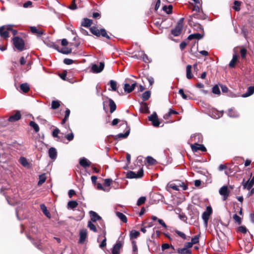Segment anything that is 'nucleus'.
Instances as JSON below:
<instances>
[{
    "label": "nucleus",
    "instance_id": "1",
    "mask_svg": "<svg viewBox=\"0 0 254 254\" xmlns=\"http://www.w3.org/2000/svg\"><path fill=\"white\" fill-rule=\"evenodd\" d=\"M91 32L94 35L99 37L102 36L104 37L109 39L110 37L107 34L106 31L104 29H101L100 30L97 29L95 27H92L90 29Z\"/></svg>",
    "mask_w": 254,
    "mask_h": 254
},
{
    "label": "nucleus",
    "instance_id": "2",
    "mask_svg": "<svg viewBox=\"0 0 254 254\" xmlns=\"http://www.w3.org/2000/svg\"><path fill=\"white\" fill-rule=\"evenodd\" d=\"M184 18H181L177 23V24L175 28L174 29L172 30L171 33L174 36H178L179 35H180L184 26Z\"/></svg>",
    "mask_w": 254,
    "mask_h": 254
},
{
    "label": "nucleus",
    "instance_id": "3",
    "mask_svg": "<svg viewBox=\"0 0 254 254\" xmlns=\"http://www.w3.org/2000/svg\"><path fill=\"white\" fill-rule=\"evenodd\" d=\"M89 214L91 217V221L96 222V221H98L100 224L102 226L103 229H105V225L104 223L103 220L96 212L93 211H90L89 212Z\"/></svg>",
    "mask_w": 254,
    "mask_h": 254
},
{
    "label": "nucleus",
    "instance_id": "4",
    "mask_svg": "<svg viewBox=\"0 0 254 254\" xmlns=\"http://www.w3.org/2000/svg\"><path fill=\"white\" fill-rule=\"evenodd\" d=\"M143 175V170L141 168L139 169L137 172L133 171H129L127 174V177L129 179H138L141 178Z\"/></svg>",
    "mask_w": 254,
    "mask_h": 254
},
{
    "label": "nucleus",
    "instance_id": "5",
    "mask_svg": "<svg viewBox=\"0 0 254 254\" xmlns=\"http://www.w3.org/2000/svg\"><path fill=\"white\" fill-rule=\"evenodd\" d=\"M13 44L15 48L19 51L23 50L24 47V43L22 39L15 37L13 39Z\"/></svg>",
    "mask_w": 254,
    "mask_h": 254
},
{
    "label": "nucleus",
    "instance_id": "6",
    "mask_svg": "<svg viewBox=\"0 0 254 254\" xmlns=\"http://www.w3.org/2000/svg\"><path fill=\"white\" fill-rule=\"evenodd\" d=\"M212 212V208L210 206H207L206 210L202 214V218L205 226H207L208 221Z\"/></svg>",
    "mask_w": 254,
    "mask_h": 254
},
{
    "label": "nucleus",
    "instance_id": "7",
    "mask_svg": "<svg viewBox=\"0 0 254 254\" xmlns=\"http://www.w3.org/2000/svg\"><path fill=\"white\" fill-rule=\"evenodd\" d=\"M148 119L152 122L154 127H157L159 126L160 122L158 120L157 114L154 112L150 116L148 117Z\"/></svg>",
    "mask_w": 254,
    "mask_h": 254
},
{
    "label": "nucleus",
    "instance_id": "8",
    "mask_svg": "<svg viewBox=\"0 0 254 254\" xmlns=\"http://www.w3.org/2000/svg\"><path fill=\"white\" fill-rule=\"evenodd\" d=\"M219 192L220 195L223 196V200H225L229 196L230 191L228 190V187L224 186L220 189Z\"/></svg>",
    "mask_w": 254,
    "mask_h": 254
},
{
    "label": "nucleus",
    "instance_id": "9",
    "mask_svg": "<svg viewBox=\"0 0 254 254\" xmlns=\"http://www.w3.org/2000/svg\"><path fill=\"white\" fill-rule=\"evenodd\" d=\"M105 64H92L91 71L95 73L101 72L104 68Z\"/></svg>",
    "mask_w": 254,
    "mask_h": 254
},
{
    "label": "nucleus",
    "instance_id": "10",
    "mask_svg": "<svg viewBox=\"0 0 254 254\" xmlns=\"http://www.w3.org/2000/svg\"><path fill=\"white\" fill-rule=\"evenodd\" d=\"M87 235V231L86 229H83L80 231L79 243L83 244L86 240Z\"/></svg>",
    "mask_w": 254,
    "mask_h": 254
},
{
    "label": "nucleus",
    "instance_id": "11",
    "mask_svg": "<svg viewBox=\"0 0 254 254\" xmlns=\"http://www.w3.org/2000/svg\"><path fill=\"white\" fill-rule=\"evenodd\" d=\"M191 148L193 152H197L198 150H201L203 152L206 151V149L204 145L197 143L191 144Z\"/></svg>",
    "mask_w": 254,
    "mask_h": 254
},
{
    "label": "nucleus",
    "instance_id": "12",
    "mask_svg": "<svg viewBox=\"0 0 254 254\" xmlns=\"http://www.w3.org/2000/svg\"><path fill=\"white\" fill-rule=\"evenodd\" d=\"M223 111L219 112L215 109H212L209 112L210 116L214 119H218L222 116Z\"/></svg>",
    "mask_w": 254,
    "mask_h": 254
},
{
    "label": "nucleus",
    "instance_id": "13",
    "mask_svg": "<svg viewBox=\"0 0 254 254\" xmlns=\"http://www.w3.org/2000/svg\"><path fill=\"white\" fill-rule=\"evenodd\" d=\"M121 126H125L127 128V130L126 131V132L125 133H119V134H118V136L119 138H126L128 136V135L129 134L130 128L129 127L127 126V122L126 121H125L122 125H121Z\"/></svg>",
    "mask_w": 254,
    "mask_h": 254
},
{
    "label": "nucleus",
    "instance_id": "14",
    "mask_svg": "<svg viewBox=\"0 0 254 254\" xmlns=\"http://www.w3.org/2000/svg\"><path fill=\"white\" fill-rule=\"evenodd\" d=\"M136 85V82L133 83L131 85L128 83H125L124 87V90L127 93H130L134 89Z\"/></svg>",
    "mask_w": 254,
    "mask_h": 254
},
{
    "label": "nucleus",
    "instance_id": "15",
    "mask_svg": "<svg viewBox=\"0 0 254 254\" xmlns=\"http://www.w3.org/2000/svg\"><path fill=\"white\" fill-rule=\"evenodd\" d=\"M122 247V244L121 242L118 241L114 245L112 249V254H119L120 250Z\"/></svg>",
    "mask_w": 254,
    "mask_h": 254
},
{
    "label": "nucleus",
    "instance_id": "16",
    "mask_svg": "<svg viewBox=\"0 0 254 254\" xmlns=\"http://www.w3.org/2000/svg\"><path fill=\"white\" fill-rule=\"evenodd\" d=\"M51 46L53 47L54 48L58 50V51H59L60 52L63 53V54H67L70 53L71 52V50L70 49H68V48H65V47L62 48H61L60 50H59L58 49V47L54 43H52Z\"/></svg>",
    "mask_w": 254,
    "mask_h": 254
},
{
    "label": "nucleus",
    "instance_id": "17",
    "mask_svg": "<svg viewBox=\"0 0 254 254\" xmlns=\"http://www.w3.org/2000/svg\"><path fill=\"white\" fill-rule=\"evenodd\" d=\"M254 185V176L253 178L250 180H248L246 183H245L243 185V187L244 189H246L247 190H250L253 186Z\"/></svg>",
    "mask_w": 254,
    "mask_h": 254
},
{
    "label": "nucleus",
    "instance_id": "18",
    "mask_svg": "<svg viewBox=\"0 0 254 254\" xmlns=\"http://www.w3.org/2000/svg\"><path fill=\"white\" fill-rule=\"evenodd\" d=\"M49 156L52 160H55L57 156V152L55 148L51 147L49 149Z\"/></svg>",
    "mask_w": 254,
    "mask_h": 254
},
{
    "label": "nucleus",
    "instance_id": "19",
    "mask_svg": "<svg viewBox=\"0 0 254 254\" xmlns=\"http://www.w3.org/2000/svg\"><path fill=\"white\" fill-rule=\"evenodd\" d=\"M191 140L192 141L196 142H201L202 141V136L199 133L193 134L191 136Z\"/></svg>",
    "mask_w": 254,
    "mask_h": 254
},
{
    "label": "nucleus",
    "instance_id": "20",
    "mask_svg": "<svg viewBox=\"0 0 254 254\" xmlns=\"http://www.w3.org/2000/svg\"><path fill=\"white\" fill-rule=\"evenodd\" d=\"M80 165L83 167H89L91 164V162L87 159L83 157L80 159Z\"/></svg>",
    "mask_w": 254,
    "mask_h": 254
},
{
    "label": "nucleus",
    "instance_id": "21",
    "mask_svg": "<svg viewBox=\"0 0 254 254\" xmlns=\"http://www.w3.org/2000/svg\"><path fill=\"white\" fill-rule=\"evenodd\" d=\"M21 118V115L19 112H16L14 115L9 117L8 120L10 122H14L19 120Z\"/></svg>",
    "mask_w": 254,
    "mask_h": 254
},
{
    "label": "nucleus",
    "instance_id": "22",
    "mask_svg": "<svg viewBox=\"0 0 254 254\" xmlns=\"http://www.w3.org/2000/svg\"><path fill=\"white\" fill-rule=\"evenodd\" d=\"M30 30L32 33L36 34L38 37L41 36L44 33V32L42 30L38 29L35 26L31 27Z\"/></svg>",
    "mask_w": 254,
    "mask_h": 254
},
{
    "label": "nucleus",
    "instance_id": "23",
    "mask_svg": "<svg viewBox=\"0 0 254 254\" xmlns=\"http://www.w3.org/2000/svg\"><path fill=\"white\" fill-rule=\"evenodd\" d=\"M192 66L191 64H188L186 68V77L190 79L193 77V74L191 72Z\"/></svg>",
    "mask_w": 254,
    "mask_h": 254
},
{
    "label": "nucleus",
    "instance_id": "24",
    "mask_svg": "<svg viewBox=\"0 0 254 254\" xmlns=\"http://www.w3.org/2000/svg\"><path fill=\"white\" fill-rule=\"evenodd\" d=\"M254 93V86H250L248 89H247V92L243 94L242 95V97H244V98H245V97H249L251 95H252V94H253V93Z\"/></svg>",
    "mask_w": 254,
    "mask_h": 254
},
{
    "label": "nucleus",
    "instance_id": "25",
    "mask_svg": "<svg viewBox=\"0 0 254 254\" xmlns=\"http://www.w3.org/2000/svg\"><path fill=\"white\" fill-rule=\"evenodd\" d=\"M138 55L141 57L142 61L146 63H150L152 62V60L148 58V57L145 55L143 52L139 53Z\"/></svg>",
    "mask_w": 254,
    "mask_h": 254
},
{
    "label": "nucleus",
    "instance_id": "26",
    "mask_svg": "<svg viewBox=\"0 0 254 254\" xmlns=\"http://www.w3.org/2000/svg\"><path fill=\"white\" fill-rule=\"evenodd\" d=\"M202 37H203V36L202 35H201L199 33H194V34L190 35L188 37V39L189 40H191L192 39L199 40V39H201V38H202Z\"/></svg>",
    "mask_w": 254,
    "mask_h": 254
},
{
    "label": "nucleus",
    "instance_id": "27",
    "mask_svg": "<svg viewBox=\"0 0 254 254\" xmlns=\"http://www.w3.org/2000/svg\"><path fill=\"white\" fill-rule=\"evenodd\" d=\"M178 254H192L191 251L186 248H179L177 250Z\"/></svg>",
    "mask_w": 254,
    "mask_h": 254
},
{
    "label": "nucleus",
    "instance_id": "28",
    "mask_svg": "<svg viewBox=\"0 0 254 254\" xmlns=\"http://www.w3.org/2000/svg\"><path fill=\"white\" fill-rule=\"evenodd\" d=\"M40 208L42 210L43 213L48 218H50L51 217V215L50 212L47 210V207L45 206L44 204H40Z\"/></svg>",
    "mask_w": 254,
    "mask_h": 254
},
{
    "label": "nucleus",
    "instance_id": "29",
    "mask_svg": "<svg viewBox=\"0 0 254 254\" xmlns=\"http://www.w3.org/2000/svg\"><path fill=\"white\" fill-rule=\"evenodd\" d=\"M5 28L4 26L0 27V35L3 38L8 37V32L7 30L4 31Z\"/></svg>",
    "mask_w": 254,
    "mask_h": 254
},
{
    "label": "nucleus",
    "instance_id": "30",
    "mask_svg": "<svg viewBox=\"0 0 254 254\" xmlns=\"http://www.w3.org/2000/svg\"><path fill=\"white\" fill-rule=\"evenodd\" d=\"M193 22L190 19L189 21V24L191 26H193V28L197 31H201L203 30V28L201 25L198 23H192Z\"/></svg>",
    "mask_w": 254,
    "mask_h": 254
},
{
    "label": "nucleus",
    "instance_id": "31",
    "mask_svg": "<svg viewBox=\"0 0 254 254\" xmlns=\"http://www.w3.org/2000/svg\"><path fill=\"white\" fill-rule=\"evenodd\" d=\"M92 24V20L87 18L83 19V21L81 23V25L85 27H90Z\"/></svg>",
    "mask_w": 254,
    "mask_h": 254
},
{
    "label": "nucleus",
    "instance_id": "32",
    "mask_svg": "<svg viewBox=\"0 0 254 254\" xmlns=\"http://www.w3.org/2000/svg\"><path fill=\"white\" fill-rule=\"evenodd\" d=\"M108 100H109V107H110V112L111 113H112L116 110L117 106H116L115 103L112 99H109Z\"/></svg>",
    "mask_w": 254,
    "mask_h": 254
},
{
    "label": "nucleus",
    "instance_id": "33",
    "mask_svg": "<svg viewBox=\"0 0 254 254\" xmlns=\"http://www.w3.org/2000/svg\"><path fill=\"white\" fill-rule=\"evenodd\" d=\"M228 115L231 118H237L239 117L238 112L232 109H230L228 111Z\"/></svg>",
    "mask_w": 254,
    "mask_h": 254
},
{
    "label": "nucleus",
    "instance_id": "34",
    "mask_svg": "<svg viewBox=\"0 0 254 254\" xmlns=\"http://www.w3.org/2000/svg\"><path fill=\"white\" fill-rule=\"evenodd\" d=\"M78 205V203L75 200L69 201L67 203V208L73 209L76 207Z\"/></svg>",
    "mask_w": 254,
    "mask_h": 254
},
{
    "label": "nucleus",
    "instance_id": "35",
    "mask_svg": "<svg viewBox=\"0 0 254 254\" xmlns=\"http://www.w3.org/2000/svg\"><path fill=\"white\" fill-rule=\"evenodd\" d=\"M116 215L118 216V217L123 222L126 223L127 222V218L126 216V215H124L123 213L120 212H117L116 213Z\"/></svg>",
    "mask_w": 254,
    "mask_h": 254
},
{
    "label": "nucleus",
    "instance_id": "36",
    "mask_svg": "<svg viewBox=\"0 0 254 254\" xmlns=\"http://www.w3.org/2000/svg\"><path fill=\"white\" fill-rule=\"evenodd\" d=\"M20 88L24 93H26L29 90V86L27 83L21 84L20 86Z\"/></svg>",
    "mask_w": 254,
    "mask_h": 254
},
{
    "label": "nucleus",
    "instance_id": "37",
    "mask_svg": "<svg viewBox=\"0 0 254 254\" xmlns=\"http://www.w3.org/2000/svg\"><path fill=\"white\" fill-rule=\"evenodd\" d=\"M162 9L167 14H170L172 12L173 6L172 5H165L162 7Z\"/></svg>",
    "mask_w": 254,
    "mask_h": 254
},
{
    "label": "nucleus",
    "instance_id": "38",
    "mask_svg": "<svg viewBox=\"0 0 254 254\" xmlns=\"http://www.w3.org/2000/svg\"><path fill=\"white\" fill-rule=\"evenodd\" d=\"M30 59L31 57L29 55L26 56V58L22 57L20 59V64H25L27 62L28 64H30Z\"/></svg>",
    "mask_w": 254,
    "mask_h": 254
},
{
    "label": "nucleus",
    "instance_id": "39",
    "mask_svg": "<svg viewBox=\"0 0 254 254\" xmlns=\"http://www.w3.org/2000/svg\"><path fill=\"white\" fill-rule=\"evenodd\" d=\"M29 126L34 129L36 132H37L39 131V127L35 122L30 121V122L29 123Z\"/></svg>",
    "mask_w": 254,
    "mask_h": 254
},
{
    "label": "nucleus",
    "instance_id": "40",
    "mask_svg": "<svg viewBox=\"0 0 254 254\" xmlns=\"http://www.w3.org/2000/svg\"><path fill=\"white\" fill-rule=\"evenodd\" d=\"M19 163L24 167H27L29 163L27 159L24 157H21L19 160Z\"/></svg>",
    "mask_w": 254,
    "mask_h": 254
},
{
    "label": "nucleus",
    "instance_id": "41",
    "mask_svg": "<svg viewBox=\"0 0 254 254\" xmlns=\"http://www.w3.org/2000/svg\"><path fill=\"white\" fill-rule=\"evenodd\" d=\"M151 92L149 91H147L144 92L142 95V100L145 101H147L150 97Z\"/></svg>",
    "mask_w": 254,
    "mask_h": 254
},
{
    "label": "nucleus",
    "instance_id": "42",
    "mask_svg": "<svg viewBox=\"0 0 254 254\" xmlns=\"http://www.w3.org/2000/svg\"><path fill=\"white\" fill-rule=\"evenodd\" d=\"M103 236H104V238L100 245V247L101 248H103V247H105L106 245V232L105 229H103Z\"/></svg>",
    "mask_w": 254,
    "mask_h": 254
},
{
    "label": "nucleus",
    "instance_id": "43",
    "mask_svg": "<svg viewBox=\"0 0 254 254\" xmlns=\"http://www.w3.org/2000/svg\"><path fill=\"white\" fill-rule=\"evenodd\" d=\"M140 233L135 230H132L130 233V238L131 239H136L139 235Z\"/></svg>",
    "mask_w": 254,
    "mask_h": 254
},
{
    "label": "nucleus",
    "instance_id": "44",
    "mask_svg": "<svg viewBox=\"0 0 254 254\" xmlns=\"http://www.w3.org/2000/svg\"><path fill=\"white\" fill-rule=\"evenodd\" d=\"M39 181L38 183V185H41L46 181V177L45 174H43L39 175Z\"/></svg>",
    "mask_w": 254,
    "mask_h": 254
},
{
    "label": "nucleus",
    "instance_id": "45",
    "mask_svg": "<svg viewBox=\"0 0 254 254\" xmlns=\"http://www.w3.org/2000/svg\"><path fill=\"white\" fill-rule=\"evenodd\" d=\"M176 183L177 184V186H178V188H180V190L182 189L183 190H186L188 188L187 186L185 184V183L181 181H176Z\"/></svg>",
    "mask_w": 254,
    "mask_h": 254
},
{
    "label": "nucleus",
    "instance_id": "46",
    "mask_svg": "<svg viewBox=\"0 0 254 254\" xmlns=\"http://www.w3.org/2000/svg\"><path fill=\"white\" fill-rule=\"evenodd\" d=\"M88 227L92 231L94 232H97V229L96 226L91 222L89 221L88 223Z\"/></svg>",
    "mask_w": 254,
    "mask_h": 254
},
{
    "label": "nucleus",
    "instance_id": "47",
    "mask_svg": "<svg viewBox=\"0 0 254 254\" xmlns=\"http://www.w3.org/2000/svg\"><path fill=\"white\" fill-rule=\"evenodd\" d=\"M60 106V102L58 100L53 101L52 102V108L53 109H57Z\"/></svg>",
    "mask_w": 254,
    "mask_h": 254
},
{
    "label": "nucleus",
    "instance_id": "48",
    "mask_svg": "<svg viewBox=\"0 0 254 254\" xmlns=\"http://www.w3.org/2000/svg\"><path fill=\"white\" fill-rule=\"evenodd\" d=\"M234 6H233V8L236 11H239L240 9V6L241 5V2L238 0H235L234 2Z\"/></svg>",
    "mask_w": 254,
    "mask_h": 254
},
{
    "label": "nucleus",
    "instance_id": "49",
    "mask_svg": "<svg viewBox=\"0 0 254 254\" xmlns=\"http://www.w3.org/2000/svg\"><path fill=\"white\" fill-rule=\"evenodd\" d=\"M110 84L112 90L114 91H116L117 90V82L113 80H111L110 81Z\"/></svg>",
    "mask_w": 254,
    "mask_h": 254
},
{
    "label": "nucleus",
    "instance_id": "50",
    "mask_svg": "<svg viewBox=\"0 0 254 254\" xmlns=\"http://www.w3.org/2000/svg\"><path fill=\"white\" fill-rule=\"evenodd\" d=\"M212 92L217 95H219L220 94V90L218 85H215L213 87Z\"/></svg>",
    "mask_w": 254,
    "mask_h": 254
},
{
    "label": "nucleus",
    "instance_id": "51",
    "mask_svg": "<svg viewBox=\"0 0 254 254\" xmlns=\"http://www.w3.org/2000/svg\"><path fill=\"white\" fill-rule=\"evenodd\" d=\"M179 94H180L182 96V98L184 99L188 100V99H190V96H187V95H186L184 93V90H183V89H180L179 90Z\"/></svg>",
    "mask_w": 254,
    "mask_h": 254
},
{
    "label": "nucleus",
    "instance_id": "52",
    "mask_svg": "<svg viewBox=\"0 0 254 254\" xmlns=\"http://www.w3.org/2000/svg\"><path fill=\"white\" fill-rule=\"evenodd\" d=\"M169 187L172 188L173 190H179L180 188H178V186H177L176 182L175 183H170L169 184Z\"/></svg>",
    "mask_w": 254,
    "mask_h": 254
},
{
    "label": "nucleus",
    "instance_id": "53",
    "mask_svg": "<svg viewBox=\"0 0 254 254\" xmlns=\"http://www.w3.org/2000/svg\"><path fill=\"white\" fill-rule=\"evenodd\" d=\"M146 200V197L145 196H141L139 197L137 201V205H140L145 203Z\"/></svg>",
    "mask_w": 254,
    "mask_h": 254
},
{
    "label": "nucleus",
    "instance_id": "54",
    "mask_svg": "<svg viewBox=\"0 0 254 254\" xmlns=\"http://www.w3.org/2000/svg\"><path fill=\"white\" fill-rule=\"evenodd\" d=\"M199 235H197L192 238L191 240V243L192 245L196 244L199 242Z\"/></svg>",
    "mask_w": 254,
    "mask_h": 254
},
{
    "label": "nucleus",
    "instance_id": "55",
    "mask_svg": "<svg viewBox=\"0 0 254 254\" xmlns=\"http://www.w3.org/2000/svg\"><path fill=\"white\" fill-rule=\"evenodd\" d=\"M146 161L148 164L152 165L155 164L156 162V160L151 156H147Z\"/></svg>",
    "mask_w": 254,
    "mask_h": 254
},
{
    "label": "nucleus",
    "instance_id": "56",
    "mask_svg": "<svg viewBox=\"0 0 254 254\" xmlns=\"http://www.w3.org/2000/svg\"><path fill=\"white\" fill-rule=\"evenodd\" d=\"M247 52V50L245 48H242L240 50V52L241 56L242 59H245L246 58Z\"/></svg>",
    "mask_w": 254,
    "mask_h": 254
},
{
    "label": "nucleus",
    "instance_id": "57",
    "mask_svg": "<svg viewBox=\"0 0 254 254\" xmlns=\"http://www.w3.org/2000/svg\"><path fill=\"white\" fill-rule=\"evenodd\" d=\"M235 53H236V50H234ZM238 56L237 55L236 53H235L233 56V59L230 62L229 64H235L236 62L238 60Z\"/></svg>",
    "mask_w": 254,
    "mask_h": 254
},
{
    "label": "nucleus",
    "instance_id": "58",
    "mask_svg": "<svg viewBox=\"0 0 254 254\" xmlns=\"http://www.w3.org/2000/svg\"><path fill=\"white\" fill-rule=\"evenodd\" d=\"M233 218L235 221L237 222L239 224L241 223V218L237 214H234Z\"/></svg>",
    "mask_w": 254,
    "mask_h": 254
},
{
    "label": "nucleus",
    "instance_id": "59",
    "mask_svg": "<svg viewBox=\"0 0 254 254\" xmlns=\"http://www.w3.org/2000/svg\"><path fill=\"white\" fill-rule=\"evenodd\" d=\"M175 232L184 240L187 239V236L184 233L177 230H175Z\"/></svg>",
    "mask_w": 254,
    "mask_h": 254
},
{
    "label": "nucleus",
    "instance_id": "60",
    "mask_svg": "<svg viewBox=\"0 0 254 254\" xmlns=\"http://www.w3.org/2000/svg\"><path fill=\"white\" fill-rule=\"evenodd\" d=\"M132 252L133 254H137V248L135 241L132 242Z\"/></svg>",
    "mask_w": 254,
    "mask_h": 254
},
{
    "label": "nucleus",
    "instance_id": "61",
    "mask_svg": "<svg viewBox=\"0 0 254 254\" xmlns=\"http://www.w3.org/2000/svg\"><path fill=\"white\" fill-rule=\"evenodd\" d=\"M112 181H113L111 179H106L104 180V185L105 186L109 187L111 185Z\"/></svg>",
    "mask_w": 254,
    "mask_h": 254
},
{
    "label": "nucleus",
    "instance_id": "62",
    "mask_svg": "<svg viewBox=\"0 0 254 254\" xmlns=\"http://www.w3.org/2000/svg\"><path fill=\"white\" fill-rule=\"evenodd\" d=\"M238 230L239 232H240L243 234L246 233L247 231V228L243 226L239 227L238 228Z\"/></svg>",
    "mask_w": 254,
    "mask_h": 254
},
{
    "label": "nucleus",
    "instance_id": "63",
    "mask_svg": "<svg viewBox=\"0 0 254 254\" xmlns=\"http://www.w3.org/2000/svg\"><path fill=\"white\" fill-rule=\"evenodd\" d=\"M69 8L71 10H75L77 9V5L75 3V0H73L71 4L69 6Z\"/></svg>",
    "mask_w": 254,
    "mask_h": 254
},
{
    "label": "nucleus",
    "instance_id": "64",
    "mask_svg": "<svg viewBox=\"0 0 254 254\" xmlns=\"http://www.w3.org/2000/svg\"><path fill=\"white\" fill-rule=\"evenodd\" d=\"M59 132H60V130L58 128H57L55 129L52 132V135H53V137H58V134L59 133Z\"/></svg>",
    "mask_w": 254,
    "mask_h": 254
}]
</instances>
